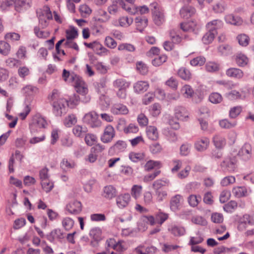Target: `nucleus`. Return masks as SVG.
<instances>
[{
    "instance_id": "f257e3e1",
    "label": "nucleus",
    "mask_w": 254,
    "mask_h": 254,
    "mask_svg": "<svg viewBox=\"0 0 254 254\" xmlns=\"http://www.w3.org/2000/svg\"><path fill=\"white\" fill-rule=\"evenodd\" d=\"M237 229L239 231H245L248 225H254V214H245L239 216L236 219Z\"/></svg>"
},
{
    "instance_id": "f03ea898",
    "label": "nucleus",
    "mask_w": 254,
    "mask_h": 254,
    "mask_svg": "<svg viewBox=\"0 0 254 254\" xmlns=\"http://www.w3.org/2000/svg\"><path fill=\"white\" fill-rule=\"evenodd\" d=\"M237 160L235 156L232 155L226 157L224 160L220 163L221 169L226 172L233 173L237 168Z\"/></svg>"
},
{
    "instance_id": "7ed1b4c3",
    "label": "nucleus",
    "mask_w": 254,
    "mask_h": 254,
    "mask_svg": "<svg viewBox=\"0 0 254 254\" xmlns=\"http://www.w3.org/2000/svg\"><path fill=\"white\" fill-rule=\"evenodd\" d=\"M67 104V100L64 98H60L58 100L53 102L52 106L53 114L56 116L61 117L63 114L66 113Z\"/></svg>"
},
{
    "instance_id": "20e7f679",
    "label": "nucleus",
    "mask_w": 254,
    "mask_h": 254,
    "mask_svg": "<svg viewBox=\"0 0 254 254\" xmlns=\"http://www.w3.org/2000/svg\"><path fill=\"white\" fill-rule=\"evenodd\" d=\"M83 122L93 128L99 127L101 125L98 115L94 111L86 114L83 117Z\"/></svg>"
},
{
    "instance_id": "39448f33",
    "label": "nucleus",
    "mask_w": 254,
    "mask_h": 254,
    "mask_svg": "<svg viewBox=\"0 0 254 254\" xmlns=\"http://www.w3.org/2000/svg\"><path fill=\"white\" fill-rule=\"evenodd\" d=\"M116 135V131L114 127L108 125L107 126L101 136V141L104 143L111 142Z\"/></svg>"
},
{
    "instance_id": "423d86ee",
    "label": "nucleus",
    "mask_w": 254,
    "mask_h": 254,
    "mask_svg": "<svg viewBox=\"0 0 254 254\" xmlns=\"http://www.w3.org/2000/svg\"><path fill=\"white\" fill-rule=\"evenodd\" d=\"M249 95V92L248 90L242 89L240 91L233 90L227 93L226 96L230 100H244L246 99Z\"/></svg>"
},
{
    "instance_id": "0eeeda50",
    "label": "nucleus",
    "mask_w": 254,
    "mask_h": 254,
    "mask_svg": "<svg viewBox=\"0 0 254 254\" xmlns=\"http://www.w3.org/2000/svg\"><path fill=\"white\" fill-rule=\"evenodd\" d=\"M121 7L128 12L131 10L130 8L126 6L123 0H113L112 4L108 7V12L111 14H115L119 11Z\"/></svg>"
},
{
    "instance_id": "6e6552de",
    "label": "nucleus",
    "mask_w": 254,
    "mask_h": 254,
    "mask_svg": "<svg viewBox=\"0 0 254 254\" xmlns=\"http://www.w3.org/2000/svg\"><path fill=\"white\" fill-rule=\"evenodd\" d=\"M131 200L130 195L128 193H125L119 195L116 198V203L120 208L127 207Z\"/></svg>"
},
{
    "instance_id": "1a4fd4ad",
    "label": "nucleus",
    "mask_w": 254,
    "mask_h": 254,
    "mask_svg": "<svg viewBox=\"0 0 254 254\" xmlns=\"http://www.w3.org/2000/svg\"><path fill=\"white\" fill-rule=\"evenodd\" d=\"M183 201V196L180 194H176L173 196L170 202V209L173 211L179 210Z\"/></svg>"
},
{
    "instance_id": "9d476101",
    "label": "nucleus",
    "mask_w": 254,
    "mask_h": 254,
    "mask_svg": "<svg viewBox=\"0 0 254 254\" xmlns=\"http://www.w3.org/2000/svg\"><path fill=\"white\" fill-rule=\"evenodd\" d=\"M66 209L70 214H77L82 210V204L80 201L74 200L67 204Z\"/></svg>"
},
{
    "instance_id": "9b49d317",
    "label": "nucleus",
    "mask_w": 254,
    "mask_h": 254,
    "mask_svg": "<svg viewBox=\"0 0 254 254\" xmlns=\"http://www.w3.org/2000/svg\"><path fill=\"white\" fill-rule=\"evenodd\" d=\"M63 79L67 83H75L80 77L74 72H70L69 71L64 69L62 75Z\"/></svg>"
},
{
    "instance_id": "f8f14e48",
    "label": "nucleus",
    "mask_w": 254,
    "mask_h": 254,
    "mask_svg": "<svg viewBox=\"0 0 254 254\" xmlns=\"http://www.w3.org/2000/svg\"><path fill=\"white\" fill-rule=\"evenodd\" d=\"M74 87L79 95L88 93V85L81 77L74 83Z\"/></svg>"
},
{
    "instance_id": "ddd939ff",
    "label": "nucleus",
    "mask_w": 254,
    "mask_h": 254,
    "mask_svg": "<svg viewBox=\"0 0 254 254\" xmlns=\"http://www.w3.org/2000/svg\"><path fill=\"white\" fill-rule=\"evenodd\" d=\"M209 145V139L205 137L198 139L194 143V148L198 151L206 150Z\"/></svg>"
},
{
    "instance_id": "4468645a",
    "label": "nucleus",
    "mask_w": 254,
    "mask_h": 254,
    "mask_svg": "<svg viewBox=\"0 0 254 254\" xmlns=\"http://www.w3.org/2000/svg\"><path fill=\"white\" fill-rule=\"evenodd\" d=\"M111 112L114 115H127L129 111L126 105L118 103L112 107Z\"/></svg>"
},
{
    "instance_id": "2eb2a0df",
    "label": "nucleus",
    "mask_w": 254,
    "mask_h": 254,
    "mask_svg": "<svg viewBox=\"0 0 254 254\" xmlns=\"http://www.w3.org/2000/svg\"><path fill=\"white\" fill-rule=\"evenodd\" d=\"M224 19L227 23L233 25L240 26L243 23V20L240 17L235 16L232 13L226 15Z\"/></svg>"
},
{
    "instance_id": "dca6fc26",
    "label": "nucleus",
    "mask_w": 254,
    "mask_h": 254,
    "mask_svg": "<svg viewBox=\"0 0 254 254\" xmlns=\"http://www.w3.org/2000/svg\"><path fill=\"white\" fill-rule=\"evenodd\" d=\"M227 76L236 79H241L244 76L243 71L238 68L231 67L226 71Z\"/></svg>"
},
{
    "instance_id": "f3484780",
    "label": "nucleus",
    "mask_w": 254,
    "mask_h": 254,
    "mask_svg": "<svg viewBox=\"0 0 254 254\" xmlns=\"http://www.w3.org/2000/svg\"><path fill=\"white\" fill-rule=\"evenodd\" d=\"M149 85L148 82L145 81H138L133 85V89L137 93H143L147 90Z\"/></svg>"
},
{
    "instance_id": "a211bd4d",
    "label": "nucleus",
    "mask_w": 254,
    "mask_h": 254,
    "mask_svg": "<svg viewBox=\"0 0 254 254\" xmlns=\"http://www.w3.org/2000/svg\"><path fill=\"white\" fill-rule=\"evenodd\" d=\"M168 231L175 237H181L186 233V229L184 227L177 225L171 226Z\"/></svg>"
},
{
    "instance_id": "6ab92c4d",
    "label": "nucleus",
    "mask_w": 254,
    "mask_h": 254,
    "mask_svg": "<svg viewBox=\"0 0 254 254\" xmlns=\"http://www.w3.org/2000/svg\"><path fill=\"white\" fill-rule=\"evenodd\" d=\"M113 86L117 90L127 89L130 86V83L124 78H118L113 81Z\"/></svg>"
},
{
    "instance_id": "aec40b11",
    "label": "nucleus",
    "mask_w": 254,
    "mask_h": 254,
    "mask_svg": "<svg viewBox=\"0 0 254 254\" xmlns=\"http://www.w3.org/2000/svg\"><path fill=\"white\" fill-rule=\"evenodd\" d=\"M175 116L178 120H184L188 118L189 113L184 107L178 106L175 109Z\"/></svg>"
},
{
    "instance_id": "412c9836",
    "label": "nucleus",
    "mask_w": 254,
    "mask_h": 254,
    "mask_svg": "<svg viewBox=\"0 0 254 254\" xmlns=\"http://www.w3.org/2000/svg\"><path fill=\"white\" fill-rule=\"evenodd\" d=\"M116 189L111 185L105 187L103 189V196L107 199H112L116 195Z\"/></svg>"
},
{
    "instance_id": "4be33fe9",
    "label": "nucleus",
    "mask_w": 254,
    "mask_h": 254,
    "mask_svg": "<svg viewBox=\"0 0 254 254\" xmlns=\"http://www.w3.org/2000/svg\"><path fill=\"white\" fill-rule=\"evenodd\" d=\"M195 13V9L190 6H184L180 11V15L184 18H189Z\"/></svg>"
},
{
    "instance_id": "5701e85b",
    "label": "nucleus",
    "mask_w": 254,
    "mask_h": 254,
    "mask_svg": "<svg viewBox=\"0 0 254 254\" xmlns=\"http://www.w3.org/2000/svg\"><path fill=\"white\" fill-rule=\"evenodd\" d=\"M127 147V144L125 141L118 140L110 148L109 151L120 152L124 151Z\"/></svg>"
},
{
    "instance_id": "b1692460",
    "label": "nucleus",
    "mask_w": 254,
    "mask_h": 254,
    "mask_svg": "<svg viewBox=\"0 0 254 254\" xmlns=\"http://www.w3.org/2000/svg\"><path fill=\"white\" fill-rule=\"evenodd\" d=\"M146 134L151 140H156L158 138L159 134L157 128L154 126H150L146 127Z\"/></svg>"
},
{
    "instance_id": "393cba45",
    "label": "nucleus",
    "mask_w": 254,
    "mask_h": 254,
    "mask_svg": "<svg viewBox=\"0 0 254 254\" xmlns=\"http://www.w3.org/2000/svg\"><path fill=\"white\" fill-rule=\"evenodd\" d=\"M197 24L194 21H190L182 23L180 27L185 32L193 31L196 28Z\"/></svg>"
},
{
    "instance_id": "a878e982",
    "label": "nucleus",
    "mask_w": 254,
    "mask_h": 254,
    "mask_svg": "<svg viewBox=\"0 0 254 254\" xmlns=\"http://www.w3.org/2000/svg\"><path fill=\"white\" fill-rule=\"evenodd\" d=\"M148 20L144 16H138L135 19L136 29L141 32L147 25Z\"/></svg>"
},
{
    "instance_id": "bb28decb",
    "label": "nucleus",
    "mask_w": 254,
    "mask_h": 254,
    "mask_svg": "<svg viewBox=\"0 0 254 254\" xmlns=\"http://www.w3.org/2000/svg\"><path fill=\"white\" fill-rule=\"evenodd\" d=\"M251 145L249 144H245L240 150L239 154L242 156L244 159H249L251 157Z\"/></svg>"
},
{
    "instance_id": "cd10ccee",
    "label": "nucleus",
    "mask_w": 254,
    "mask_h": 254,
    "mask_svg": "<svg viewBox=\"0 0 254 254\" xmlns=\"http://www.w3.org/2000/svg\"><path fill=\"white\" fill-rule=\"evenodd\" d=\"M222 25L223 22L221 20L215 19L207 23L206 26L208 30H211L212 32H217L216 29L220 28Z\"/></svg>"
},
{
    "instance_id": "c85d7f7f",
    "label": "nucleus",
    "mask_w": 254,
    "mask_h": 254,
    "mask_svg": "<svg viewBox=\"0 0 254 254\" xmlns=\"http://www.w3.org/2000/svg\"><path fill=\"white\" fill-rule=\"evenodd\" d=\"M213 142L214 145L217 148H222L226 144V140L221 135H215L213 138Z\"/></svg>"
},
{
    "instance_id": "c756f323",
    "label": "nucleus",
    "mask_w": 254,
    "mask_h": 254,
    "mask_svg": "<svg viewBox=\"0 0 254 254\" xmlns=\"http://www.w3.org/2000/svg\"><path fill=\"white\" fill-rule=\"evenodd\" d=\"M37 13L39 18H41L43 16V17L47 18V19H53L52 12L48 6H43L37 11Z\"/></svg>"
},
{
    "instance_id": "7c9ffc66",
    "label": "nucleus",
    "mask_w": 254,
    "mask_h": 254,
    "mask_svg": "<svg viewBox=\"0 0 254 254\" xmlns=\"http://www.w3.org/2000/svg\"><path fill=\"white\" fill-rule=\"evenodd\" d=\"M87 131L88 129L86 127H83L80 125H76L72 129L73 134L78 137H82Z\"/></svg>"
},
{
    "instance_id": "2f4dec72",
    "label": "nucleus",
    "mask_w": 254,
    "mask_h": 254,
    "mask_svg": "<svg viewBox=\"0 0 254 254\" xmlns=\"http://www.w3.org/2000/svg\"><path fill=\"white\" fill-rule=\"evenodd\" d=\"M181 94L185 98H190L194 94V91L191 87L188 84L184 85L181 89Z\"/></svg>"
},
{
    "instance_id": "473e14b6",
    "label": "nucleus",
    "mask_w": 254,
    "mask_h": 254,
    "mask_svg": "<svg viewBox=\"0 0 254 254\" xmlns=\"http://www.w3.org/2000/svg\"><path fill=\"white\" fill-rule=\"evenodd\" d=\"M145 156L143 152H131L129 154V159L133 162H138L143 160Z\"/></svg>"
},
{
    "instance_id": "72a5a7b5",
    "label": "nucleus",
    "mask_w": 254,
    "mask_h": 254,
    "mask_svg": "<svg viewBox=\"0 0 254 254\" xmlns=\"http://www.w3.org/2000/svg\"><path fill=\"white\" fill-rule=\"evenodd\" d=\"M235 61L239 66H245L248 62V58L243 54H238L235 57Z\"/></svg>"
},
{
    "instance_id": "f704fd0d",
    "label": "nucleus",
    "mask_w": 254,
    "mask_h": 254,
    "mask_svg": "<svg viewBox=\"0 0 254 254\" xmlns=\"http://www.w3.org/2000/svg\"><path fill=\"white\" fill-rule=\"evenodd\" d=\"M236 39L240 45L243 47L247 46L250 43V38L249 36L244 33H241L239 34Z\"/></svg>"
},
{
    "instance_id": "c9c22d12",
    "label": "nucleus",
    "mask_w": 254,
    "mask_h": 254,
    "mask_svg": "<svg viewBox=\"0 0 254 254\" xmlns=\"http://www.w3.org/2000/svg\"><path fill=\"white\" fill-rule=\"evenodd\" d=\"M217 32L208 30L202 38V41L204 44H209L214 40Z\"/></svg>"
},
{
    "instance_id": "e433bc0d",
    "label": "nucleus",
    "mask_w": 254,
    "mask_h": 254,
    "mask_svg": "<svg viewBox=\"0 0 254 254\" xmlns=\"http://www.w3.org/2000/svg\"><path fill=\"white\" fill-rule=\"evenodd\" d=\"M233 194L237 197L245 196L248 194L247 189L244 187H236L232 190Z\"/></svg>"
},
{
    "instance_id": "4c0bfd02",
    "label": "nucleus",
    "mask_w": 254,
    "mask_h": 254,
    "mask_svg": "<svg viewBox=\"0 0 254 254\" xmlns=\"http://www.w3.org/2000/svg\"><path fill=\"white\" fill-rule=\"evenodd\" d=\"M74 222L73 220L68 217H64L62 221V224L63 228L66 231H69L71 229L74 225Z\"/></svg>"
},
{
    "instance_id": "58836bf2",
    "label": "nucleus",
    "mask_w": 254,
    "mask_h": 254,
    "mask_svg": "<svg viewBox=\"0 0 254 254\" xmlns=\"http://www.w3.org/2000/svg\"><path fill=\"white\" fill-rule=\"evenodd\" d=\"M161 167V163L160 162L149 160L145 164L144 168L146 171H150L155 168H160Z\"/></svg>"
},
{
    "instance_id": "ea45409f",
    "label": "nucleus",
    "mask_w": 254,
    "mask_h": 254,
    "mask_svg": "<svg viewBox=\"0 0 254 254\" xmlns=\"http://www.w3.org/2000/svg\"><path fill=\"white\" fill-rule=\"evenodd\" d=\"M84 141L88 146H92L97 141V137L93 133H86L84 137Z\"/></svg>"
},
{
    "instance_id": "a19ab883",
    "label": "nucleus",
    "mask_w": 254,
    "mask_h": 254,
    "mask_svg": "<svg viewBox=\"0 0 254 254\" xmlns=\"http://www.w3.org/2000/svg\"><path fill=\"white\" fill-rule=\"evenodd\" d=\"M178 75L183 80H189L191 77L190 70L185 67H181L178 71Z\"/></svg>"
},
{
    "instance_id": "79ce46f5",
    "label": "nucleus",
    "mask_w": 254,
    "mask_h": 254,
    "mask_svg": "<svg viewBox=\"0 0 254 254\" xmlns=\"http://www.w3.org/2000/svg\"><path fill=\"white\" fill-rule=\"evenodd\" d=\"M169 181L168 179H159L154 181L152 184L153 188L155 191L160 190L159 189L162 187L168 185Z\"/></svg>"
},
{
    "instance_id": "37998d69",
    "label": "nucleus",
    "mask_w": 254,
    "mask_h": 254,
    "mask_svg": "<svg viewBox=\"0 0 254 254\" xmlns=\"http://www.w3.org/2000/svg\"><path fill=\"white\" fill-rule=\"evenodd\" d=\"M90 236L96 241H99L102 239V230L99 228L92 229L89 233Z\"/></svg>"
},
{
    "instance_id": "c03bdc74",
    "label": "nucleus",
    "mask_w": 254,
    "mask_h": 254,
    "mask_svg": "<svg viewBox=\"0 0 254 254\" xmlns=\"http://www.w3.org/2000/svg\"><path fill=\"white\" fill-rule=\"evenodd\" d=\"M77 123V118L75 115L69 114L64 120V124L66 127H71Z\"/></svg>"
},
{
    "instance_id": "a18cd8bd",
    "label": "nucleus",
    "mask_w": 254,
    "mask_h": 254,
    "mask_svg": "<svg viewBox=\"0 0 254 254\" xmlns=\"http://www.w3.org/2000/svg\"><path fill=\"white\" fill-rule=\"evenodd\" d=\"M119 25L123 27L129 26L133 21L132 17L128 16H122L119 18Z\"/></svg>"
},
{
    "instance_id": "49530a36",
    "label": "nucleus",
    "mask_w": 254,
    "mask_h": 254,
    "mask_svg": "<svg viewBox=\"0 0 254 254\" xmlns=\"http://www.w3.org/2000/svg\"><path fill=\"white\" fill-rule=\"evenodd\" d=\"M114 250L119 252H124L126 251L128 247L127 242L123 240H119L115 245Z\"/></svg>"
},
{
    "instance_id": "de8ad7c7",
    "label": "nucleus",
    "mask_w": 254,
    "mask_h": 254,
    "mask_svg": "<svg viewBox=\"0 0 254 254\" xmlns=\"http://www.w3.org/2000/svg\"><path fill=\"white\" fill-rule=\"evenodd\" d=\"M22 91L25 95L29 96L37 93L38 89L33 85H27L22 89Z\"/></svg>"
},
{
    "instance_id": "09e8293b",
    "label": "nucleus",
    "mask_w": 254,
    "mask_h": 254,
    "mask_svg": "<svg viewBox=\"0 0 254 254\" xmlns=\"http://www.w3.org/2000/svg\"><path fill=\"white\" fill-rule=\"evenodd\" d=\"M10 45L3 41H0V53L4 56H7L10 51Z\"/></svg>"
},
{
    "instance_id": "8fccbe9b",
    "label": "nucleus",
    "mask_w": 254,
    "mask_h": 254,
    "mask_svg": "<svg viewBox=\"0 0 254 254\" xmlns=\"http://www.w3.org/2000/svg\"><path fill=\"white\" fill-rule=\"evenodd\" d=\"M42 188L46 192H50L54 188V183L49 179L41 181Z\"/></svg>"
},
{
    "instance_id": "3c124183",
    "label": "nucleus",
    "mask_w": 254,
    "mask_h": 254,
    "mask_svg": "<svg viewBox=\"0 0 254 254\" xmlns=\"http://www.w3.org/2000/svg\"><path fill=\"white\" fill-rule=\"evenodd\" d=\"M60 98H63V97L61 96L59 90L56 89L53 90L48 96V99L52 103L58 100Z\"/></svg>"
},
{
    "instance_id": "603ef678",
    "label": "nucleus",
    "mask_w": 254,
    "mask_h": 254,
    "mask_svg": "<svg viewBox=\"0 0 254 254\" xmlns=\"http://www.w3.org/2000/svg\"><path fill=\"white\" fill-rule=\"evenodd\" d=\"M161 111V106L159 103H154L150 107V113L154 117L158 116L160 114Z\"/></svg>"
},
{
    "instance_id": "864d4df0",
    "label": "nucleus",
    "mask_w": 254,
    "mask_h": 254,
    "mask_svg": "<svg viewBox=\"0 0 254 254\" xmlns=\"http://www.w3.org/2000/svg\"><path fill=\"white\" fill-rule=\"evenodd\" d=\"M34 123L40 128H45L48 126V123L45 119L41 116H36L34 119Z\"/></svg>"
},
{
    "instance_id": "5fc2aeb1",
    "label": "nucleus",
    "mask_w": 254,
    "mask_h": 254,
    "mask_svg": "<svg viewBox=\"0 0 254 254\" xmlns=\"http://www.w3.org/2000/svg\"><path fill=\"white\" fill-rule=\"evenodd\" d=\"M206 70L208 72H214L218 71L220 69V65L218 64L210 62L207 63L205 65Z\"/></svg>"
},
{
    "instance_id": "6e6d98bb",
    "label": "nucleus",
    "mask_w": 254,
    "mask_h": 254,
    "mask_svg": "<svg viewBox=\"0 0 254 254\" xmlns=\"http://www.w3.org/2000/svg\"><path fill=\"white\" fill-rule=\"evenodd\" d=\"M153 16L154 21L157 25H160L164 21V15L162 10L154 13Z\"/></svg>"
},
{
    "instance_id": "4d7b16f0",
    "label": "nucleus",
    "mask_w": 254,
    "mask_h": 254,
    "mask_svg": "<svg viewBox=\"0 0 254 254\" xmlns=\"http://www.w3.org/2000/svg\"><path fill=\"white\" fill-rule=\"evenodd\" d=\"M180 248V246L177 245H173L169 243H164L162 245V250L165 253H169Z\"/></svg>"
},
{
    "instance_id": "13d9d810",
    "label": "nucleus",
    "mask_w": 254,
    "mask_h": 254,
    "mask_svg": "<svg viewBox=\"0 0 254 254\" xmlns=\"http://www.w3.org/2000/svg\"><path fill=\"white\" fill-rule=\"evenodd\" d=\"M79 10L81 15L84 17H87L92 12L91 9L85 4H81L79 7Z\"/></svg>"
},
{
    "instance_id": "bf43d9fd",
    "label": "nucleus",
    "mask_w": 254,
    "mask_h": 254,
    "mask_svg": "<svg viewBox=\"0 0 254 254\" xmlns=\"http://www.w3.org/2000/svg\"><path fill=\"white\" fill-rule=\"evenodd\" d=\"M191 222L196 225L206 226L207 224L206 220L199 215H195L191 218Z\"/></svg>"
},
{
    "instance_id": "052dcab7",
    "label": "nucleus",
    "mask_w": 254,
    "mask_h": 254,
    "mask_svg": "<svg viewBox=\"0 0 254 254\" xmlns=\"http://www.w3.org/2000/svg\"><path fill=\"white\" fill-rule=\"evenodd\" d=\"M61 166L63 169L68 170L73 168L75 166V163L74 161H68L67 159L64 158L61 163Z\"/></svg>"
},
{
    "instance_id": "680f3d73",
    "label": "nucleus",
    "mask_w": 254,
    "mask_h": 254,
    "mask_svg": "<svg viewBox=\"0 0 254 254\" xmlns=\"http://www.w3.org/2000/svg\"><path fill=\"white\" fill-rule=\"evenodd\" d=\"M34 30L35 35L39 38H47L50 35V33L49 31L47 30H41L38 27H35Z\"/></svg>"
},
{
    "instance_id": "e2e57ef3",
    "label": "nucleus",
    "mask_w": 254,
    "mask_h": 254,
    "mask_svg": "<svg viewBox=\"0 0 254 254\" xmlns=\"http://www.w3.org/2000/svg\"><path fill=\"white\" fill-rule=\"evenodd\" d=\"M226 8L225 3L221 1L216 3L212 7L213 11L215 13H222L224 12Z\"/></svg>"
},
{
    "instance_id": "0e129e2a",
    "label": "nucleus",
    "mask_w": 254,
    "mask_h": 254,
    "mask_svg": "<svg viewBox=\"0 0 254 254\" xmlns=\"http://www.w3.org/2000/svg\"><path fill=\"white\" fill-rule=\"evenodd\" d=\"M209 100L213 104H218L222 101L223 98L220 94L213 92L209 95Z\"/></svg>"
},
{
    "instance_id": "69168bd1",
    "label": "nucleus",
    "mask_w": 254,
    "mask_h": 254,
    "mask_svg": "<svg viewBox=\"0 0 254 254\" xmlns=\"http://www.w3.org/2000/svg\"><path fill=\"white\" fill-rule=\"evenodd\" d=\"M236 182V178L233 176H228L224 177L221 181V185L223 187H227L234 184Z\"/></svg>"
},
{
    "instance_id": "338daca9",
    "label": "nucleus",
    "mask_w": 254,
    "mask_h": 254,
    "mask_svg": "<svg viewBox=\"0 0 254 254\" xmlns=\"http://www.w3.org/2000/svg\"><path fill=\"white\" fill-rule=\"evenodd\" d=\"M165 85L174 90H176L178 87V82L177 80L173 77H171L165 83Z\"/></svg>"
},
{
    "instance_id": "774afa93",
    "label": "nucleus",
    "mask_w": 254,
    "mask_h": 254,
    "mask_svg": "<svg viewBox=\"0 0 254 254\" xmlns=\"http://www.w3.org/2000/svg\"><path fill=\"white\" fill-rule=\"evenodd\" d=\"M5 63L6 66L10 68H13L17 67L18 64H20V61L15 58H8L5 60Z\"/></svg>"
}]
</instances>
